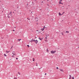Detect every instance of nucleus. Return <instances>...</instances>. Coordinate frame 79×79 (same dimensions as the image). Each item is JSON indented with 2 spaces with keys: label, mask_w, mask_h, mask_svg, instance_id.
<instances>
[{
  "label": "nucleus",
  "mask_w": 79,
  "mask_h": 79,
  "mask_svg": "<svg viewBox=\"0 0 79 79\" xmlns=\"http://www.w3.org/2000/svg\"><path fill=\"white\" fill-rule=\"evenodd\" d=\"M12 55L16 56V53L15 52V51H13L12 52Z\"/></svg>",
  "instance_id": "1"
},
{
  "label": "nucleus",
  "mask_w": 79,
  "mask_h": 79,
  "mask_svg": "<svg viewBox=\"0 0 79 79\" xmlns=\"http://www.w3.org/2000/svg\"><path fill=\"white\" fill-rule=\"evenodd\" d=\"M55 52H56V51H51V52L52 54H53V53H55Z\"/></svg>",
  "instance_id": "2"
},
{
  "label": "nucleus",
  "mask_w": 79,
  "mask_h": 79,
  "mask_svg": "<svg viewBox=\"0 0 79 79\" xmlns=\"http://www.w3.org/2000/svg\"><path fill=\"white\" fill-rule=\"evenodd\" d=\"M59 70L60 71H61V72H63V73L64 72V70H63V69H59Z\"/></svg>",
  "instance_id": "3"
},
{
  "label": "nucleus",
  "mask_w": 79,
  "mask_h": 79,
  "mask_svg": "<svg viewBox=\"0 0 79 79\" xmlns=\"http://www.w3.org/2000/svg\"><path fill=\"white\" fill-rule=\"evenodd\" d=\"M35 44H37V43H38V40H36L35 41Z\"/></svg>",
  "instance_id": "4"
},
{
  "label": "nucleus",
  "mask_w": 79,
  "mask_h": 79,
  "mask_svg": "<svg viewBox=\"0 0 79 79\" xmlns=\"http://www.w3.org/2000/svg\"><path fill=\"white\" fill-rule=\"evenodd\" d=\"M10 52V51H6V53H8Z\"/></svg>",
  "instance_id": "5"
},
{
  "label": "nucleus",
  "mask_w": 79,
  "mask_h": 79,
  "mask_svg": "<svg viewBox=\"0 0 79 79\" xmlns=\"http://www.w3.org/2000/svg\"><path fill=\"white\" fill-rule=\"evenodd\" d=\"M45 35H46V37H48V36H49V34H46Z\"/></svg>",
  "instance_id": "6"
},
{
  "label": "nucleus",
  "mask_w": 79,
  "mask_h": 79,
  "mask_svg": "<svg viewBox=\"0 0 79 79\" xmlns=\"http://www.w3.org/2000/svg\"><path fill=\"white\" fill-rule=\"evenodd\" d=\"M59 16H61V15H63V14H61V13H60L59 12Z\"/></svg>",
  "instance_id": "7"
},
{
  "label": "nucleus",
  "mask_w": 79,
  "mask_h": 79,
  "mask_svg": "<svg viewBox=\"0 0 79 79\" xmlns=\"http://www.w3.org/2000/svg\"><path fill=\"white\" fill-rule=\"evenodd\" d=\"M59 4H62V5H63V3H61V2L60 1L59 2Z\"/></svg>",
  "instance_id": "8"
},
{
  "label": "nucleus",
  "mask_w": 79,
  "mask_h": 79,
  "mask_svg": "<svg viewBox=\"0 0 79 79\" xmlns=\"http://www.w3.org/2000/svg\"><path fill=\"white\" fill-rule=\"evenodd\" d=\"M35 20L36 21H38V18H35Z\"/></svg>",
  "instance_id": "9"
},
{
  "label": "nucleus",
  "mask_w": 79,
  "mask_h": 79,
  "mask_svg": "<svg viewBox=\"0 0 79 79\" xmlns=\"http://www.w3.org/2000/svg\"><path fill=\"white\" fill-rule=\"evenodd\" d=\"M8 15H9L10 17V16L12 15L11 14V13H9Z\"/></svg>",
  "instance_id": "10"
},
{
  "label": "nucleus",
  "mask_w": 79,
  "mask_h": 79,
  "mask_svg": "<svg viewBox=\"0 0 79 79\" xmlns=\"http://www.w3.org/2000/svg\"><path fill=\"white\" fill-rule=\"evenodd\" d=\"M21 39H18V40L19 42H20V40H21Z\"/></svg>",
  "instance_id": "11"
},
{
  "label": "nucleus",
  "mask_w": 79,
  "mask_h": 79,
  "mask_svg": "<svg viewBox=\"0 0 79 79\" xmlns=\"http://www.w3.org/2000/svg\"><path fill=\"white\" fill-rule=\"evenodd\" d=\"M33 39H32L31 40V41H30V42H33Z\"/></svg>",
  "instance_id": "12"
},
{
  "label": "nucleus",
  "mask_w": 79,
  "mask_h": 79,
  "mask_svg": "<svg viewBox=\"0 0 79 79\" xmlns=\"http://www.w3.org/2000/svg\"><path fill=\"white\" fill-rule=\"evenodd\" d=\"M7 17H8V18H10V15H8V16H7Z\"/></svg>",
  "instance_id": "13"
},
{
  "label": "nucleus",
  "mask_w": 79,
  "mask_h": 79,
  "mask_svg": "<svg viewBox=\"0 0 79 79\" xmlns=\"http://www.w3.org/2000/svg\"><path fill=\"white\" fill-rule=\"evenodd\" d=\"M69 78H71V75H69Z\"/></svg>",
  "instance_id": "14"
},
{
  "label": "nucleus",
  "mask_w": 79,
  "mask_h": 79,
  "mask_svg": "<svg viewBox=\"0 0 79 79\" xmlns=\"http://www.w3.org/2000/svg\"><path fill=\"white\" fill-rule=\"evenodd\" d=\"M65 33H69V31H67L65 32Z\"/></svg>",
  "instance_id": "15"
},
{
  "label": "nucleus",
  "mask_w": 79,
  "mask_h": 79,
  "mask_svg": "<svg viewBox=\"0 0 79 79\" xmlns=\"http://www.w3.org/2000/svg\"><path fill=\"white\" fill-rule=\"evenodd\" d=\"M47 52H48V53L49 51H48V49H47Z\"/></svg>",
  "instance_id": "16"
},
{
  "label": "nucleus",
  "mask_w": 79,
  "mask_h": 79,
  "mask_svg": "<svg viewBox=\"0 0 79 79\" xmlns=\"http://www.w3.org/2000/svg\"><path fill=\"white\" fill-rule=\"evenodd\" d=\"M4 55L5 56H6V54H4Z\"/></svg>",
  "instance_id": "17"
},
{
  "label": "nucleus",
  "mask_w": 79,
  "mask_h": 79,
  "mask_svg": "<svg viewBox=\"0 0 79 79\" xmlns=\"http://www.w3.org/2000/svg\"><path fill=\"white\" fill-rule=\"evenodd\" d=\"M41 31H44V29L43 28H42L41 29Z\"/></svg>",
  "instance_id": "18"
},
{
  "label": "nucleus",
  "mask_w": 79,
  "mask_h": 79,
  "mask_svg": "<svg viewBox=\"0 0 79 79\" xmlns=\"http://www.w3.org/2000/svg\"><path fill=\"white\" fill-rule=\"evenodd\" d=\"M43 28H44V29H45V26H44L43 27Z\"/></svg>",
  "instance_id": "19"
},
{
  "label": "nucleus",
  "mask_w": 79,
  "mask_h": 79,
  "mask_svg": "<svg viewBox=\"0 0 79 79\" xmlns=\"http://www.w3.org/2000/svg\"><path fill=\"white\" fill-rule=\"evenodd\" d=\"M35 60V59H34V58H33V61H34Z\"/></svg>",
  "instance_id": "20"
},
{
  "label": "nucleus",
  "mask_w": 79,
  "mask_h": 79,
  "mask_svg": "<svg viewBox=\"0 0 79 79\" xmlns=\"http://www.w3.org/2000/svg\"><path fill=\"white\" fill-rule=\"evenodd\" d=\"M18 73L19 74V75H20L21 74V73L19 72H18Z\"/></svg>",
  "instance_id": "21"
},
{
  "label": "nucleus",
  "mask_w": 79,
  "mask_h": 79,
  "mask_svg": "<svg viewBox=\"0 0 79 79\" xmlns=\"http://www.w3.org/2000/svg\"><path fill=\"white\" fill-rule=\"evenodd\" d=\"M40 40H42V38H40Z\"/></svg>",
  "instance_id": "22"
},
{
  "label": "nucleus",
  "mask_w": 79,
  "mask_h": 79,
  "mask_svg": "<svg viewBox=\"0 0 79 79\" xmlns=\"http://www.w3.org/2000/svg\"><path fill=\"white\" fill-rule=\"evenodd\" d=\"M27 47H29V45H27Z\"/></svg>",
  "instance_id": "23"
},
{
  "label": "nucleus",
  "mask_w": 79,
  "mask_h": 79,
  "mask_svg": "<svg viewBox=\"0 0 79 79\" xmlns=\"http://www.w3.org/2000/svg\"><path fill=\"white\" fill-rule=\"evenodd\" d=\"M12 57L13 58V57H14V55H12Z\"/></svg>",
  "instance_id": "24"
},
{
  "label": "nucleus",
  "mask_w": 79,
  "mask_h": 79,
  "mask_svg": "<svg viewBox=\"0 0 79 79\" xmlns=\"http://www.w3.org/2000/svg\"><path fill=\"white\" fill-rule=\"evenodd\" d=\"M72 79H74V77H72Z\"/></svg>",
  "instance_id": "25"
},
{
  "label": "nucleus",
  "mask_w": 79,
  "mask_h": 79,
  "mask_svg": "<svg viewBox=\"0 0 79 79\" xmlns=\"http://www.w3.org/2000/svg\"><path fill=\"white\" fill-rule=\"evenodd\" d=\"M41 3H44V2L42 1Z\"/></svg>",
  "instance_id": "26"
},
{
  "label": "nucleus",
  "mask_w": 79,
  "mask_h": 79,
  "mask_svg": "<svg viewBox=\"0 0 79 79\" xmlns=\"http://www.w3.org/2000/svg\"><path fill=\"white\" fill-rule=\"evenodd\" d=\"M64 12H63L62 13V15H63V14H64Z\"/></svg>",
  "instance_id": "27"
},
{
  "label": "nucleus",
  "mask_w": 79,
  "mask_h": 79,
  "mask_svg": "<svg viewBox=\"0 0 79 79\" xmlns=\"http://www.w3.org/2000/svg\"><path fill=\"white\" fill-rule=\"evenodd\" d=\"M56 69H58V68L57 67H56Z\"/></svg>",
  "instance_id": "28"
},
{
  "label": "nucleus",
  "mask_w": 79,
  "mask_h": 79,
  "mask_svg": "<svg viewBox=\"0 0 79 79\" xmlns=\"http://www.w3.org/2000/svg\"><path fill=\"white\" fill-rule=\"evenodd\" d=\"M45 39H47V37H45Z\"/></svg>",
  "instance_id": "29"
},
{
  "label": "nucleus",
  "mask_w": 79,
  "mask_h": 79,
  "mask_svg": "<svg viewBox=\"0 0 79 79\" xmlns=\"http://www.w3.org/2000/svg\"><path fill=\"white\" fill-rule=\"evenodd\" d=\"M35 40H33V42H35Z\"/></svg>",
  "instance_id": "30"
},
{
  "label": "nucleus",
  "mask_w": 79,
  "mask_h": 79,
  "mask_svg": "<svg viewBox=\"0 0 79 79\" xmlns=\"http://www.w3.org/2000/svg\"><path fill=\"white\" fill-rule=\"evenodd\" d=\"M60 2H62V0H60Z\"/></svg>",
  "instance_id": "31"
},
{
  "label": "nucleus",
  "mask_w": 79,
  "mask_h": 79,
  "mask_svg": "<svg viewBox=\"0 0 79 79\" xmlns=\"http://www.w3.org/2000/svg\"><path fill=\"white\" fill-rule=\"evenodd\" d=\"M18 58H16V60H18Z\"/></svg>",
  "instance_id": "32"
},
{
  "label": "nucleus",
  "mask_w": 79,
  "mask_h": 79,
  "mask_svg": "<svg viewBox=\"0 0 79 79\" xmlns=\"http://www.w3.org/2000/svg\"><path fill=\"white\" fill-rule=\"evenodd\" d=\"M45 75H47V74L46 73H45Z\"/></svg>",
  "instance_id": "33"
},
{
  "label": "nucleus",
  "mask_w": 79,
  "mask_h": 79,
  "mask_svg": "<svg viewBox=\"0 0 79 79\" xmlns=\"http://www.w3.org/2000/svg\"><path fill=\"white\" fill-rule=\"evenodd\" d=\"M13 48V46H12L11 47V48Z\"/></svg>",
  "instance_id": "34"
},
{
  "label": "nucleus",
  "mask_w": 79,
  "mask_h": 79,
  "mask_svg": "<svg viewBox=\"0 0 79 79\" xmlns=\"http://www.w3.org/2000/svg\"><path fill=\"white\" fill-rule=\"evenodd\" d=\"M13 31H15V30H13Z\"/></svg>",
  "instance_id": "35"
},
{
  "label": "nucleus",
  "mask_w": 79,
  "mask_h": 79,
  "mask_svg": "<svg viewBox=\"0 0 79 79\" xmlns=\"http://www.w3.org/2000/svg\"><path fill=\"white\" fill-rule=\"evenodd\" d=\"M40 38H39V39H40Z\"/></svg>",
  "instance_id": "36"
},
{
  "label": "nucleus",
  "mask_w": 79,
  "mask_h": 79,
  "mask_svg": "<svg viewBox=\"0 0 79 79\" xmlns=\"http://www.w3.org/2000/svg\"><path fill=\"white\" fill-rule=\"evenodd\" d=\"M14 79H17V78H14Z\"/></svg>",
  "instance_id": "37"
},
{
  "label": "nucleus",
  "mask_w": 79,
  "mask_h": 79,
  "mask_svg": "<svg viewBox=\"0 0 79 79\" xmlns=\"http://www.w3.org/2000/svg\"><path fill=\"white\" fill-rule=\"evenodd\" d=\"M28 20H30V19H28Z\"/></svg>",
  "instance_id": "38"
},
{
  "label": "nucleus",
  "mask_w": 79,
  "mask_h": 79,
  "mask_svg": "<svg viewBox=\"0 0 79 79\" xmlns=\"http://www.w3.org/2000/svg\"><path fill=\"white\" fill-rule=\"evenodd\" d=\"M27 19H29V18H27Z\"/></svg>",
  "instance_id": "39"
},
{
  "label": "nucleus",
  "mask_w": 79,
  "mask_h": 79,
  "mask_svg": "<svg viewBox=\"0 0 79 79\" xmlns=\"http://www.w3.org/2000/svg\"><path fill=\"white\" fill-rule=\"evenodd\" d=\"M35 38L36 39H37V37H35Z\"/></svg>",
  "instance_id": "40"
},
{
  "label": "nucleus",
  "mask_w": 79,
  "mask_h": 79,
  "mask_svg": "<svg viewBox=\"0 0 79 79\" xmlns=\"http://www.w3.org/2000/svg\"><path fill=\"white\" fill-rule=\"evenodd\" d=\"M36 31L37 32L38 31V30H36Z\"/></svg>",
  "instance_id": "41"
},
{
  "label": "nucleus",
  "mask_w": 79,
  "mask_h": 79,
  "mask_svg": "<svg viewBox=\"0 0 79 79\" xmlns=\"http://www.w3.org/2000/svg\"><path fill=\"white\" fill-rule=\"evenodd\" d=\"M38 65L37 64H36V66H38Z\"/></svg>",
  "instance_id": "42"
},
{
  "label": "nucleus",
  "mask_w": 79,
  "mask_h": 79,
  "mask_svg": "<svg viewBox=\"0 0 79 79\" xmlns=\"http://www.w3.org/2000/svg\"><path fill=\"white\" fill-rule=\"evenodd\" d=\"M43 39H44V38H42V40Z\"/></svg>",
  "instance_id": "43"
},
{
  "label": "nucleus",
  "mask_w": 79,
  "mask_h": 79,
  "mask_svg": "<svg viewBox=\"0 0 79 79\" xmlns=\"http://www.w3.org/2000/svg\"><path fill=\"white\" fill-rule=\"evenodd\" d=\"M36 64H37V63H36Z\"/></svg>",
  "instance_id": "44"
},
{
  "label": "nucleus",
  "mask_w": 79,
  "mask_h": 79,
  "mask_svg": "<svg viewBox=\"0 0 79 79\" xmlns=\"http://www.w3.org/2000/svg\"><path fill=\"white\" fill-rule=\"evenodd\" d=\"M71 78H69V79H71Z\"/></svg>",
  "instance_id": "45"
},
{
  "label": "nucleus",
  "mask_w": 79,
  "mask_h": 79,
  "mask_svg": "<svg viewBox=\"0 0 79 79\" xmlns=\"http://www.w3.org/2000/svg\"><path fill=\"white\" fill-rule=\"evenodd\" d=\"M27 5H28V4H27Z\"/></svg>",
  "instance_id": "46"
},
{
  "label": "nucleus",
  "mask_w": 79,
  "mask_h": 79,
  "mask_svg": "<svg viewBox=\"0 0 79 79\" xmlns=\"http://www.w3.org/2000/svg\"><path fill=\"white\" fill-rule=\"evenodd\" d=\"M31 13H32V12H31Z\"/></svg>",
  "instance_id": "47"
},
{
  "label": "nucleus",
  "mask_w": 79,
  "mask_h": 79,
  "mask_svg": "<svg viewBox=\"0 0 79 79\" xmlns=\"http://www.w3.org/2000/svg\"><path fill=\"white\" fill-rule=\"evenodd\" d=\"M16 27H15V28Z\"/></svg>",
  "instance_id": "48"
}]
</instances>
